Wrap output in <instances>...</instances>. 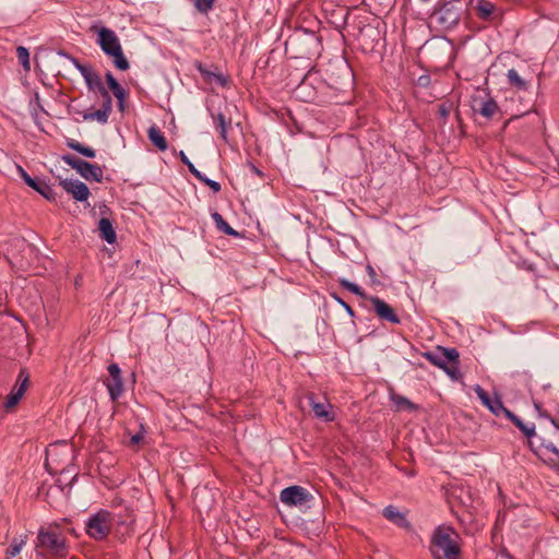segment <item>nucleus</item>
<instances>
[{
  "mask_svg": "<svg viewBox=\"0 0 559 559\" xmlns=\"http://www.w3.org/2000/svg\"><path fill=\"white\" fill-rule=\"evenodd\" d=\"M383 515L390 522L396 524L400 527L408 526V522H407L405 515L393 506H389V507L384 508Z\"/></svg>",
  "mask_w": 559,
  "mask_h": 559,
  "instance_id": "20",
  "label": "nucleus"
},
{
  "mask_svg": "<svg viewBox=\"0 0 559 559\" xmlns=\"http://www.w3.org/2000/svg\"><path fill=\"white\" fill-rule=\"evenodd\" d=\"M391 401L399 409H414L415 405L405 396L391 394Z\"/></svg>",
  "mask_w": 559,
  "mask_h": 559,
  "instance_id": "32",
  "label": "nucleus"
},
{
  "mask_svg": "<svg viewBox=\"0 0 559 559\" xmlns=\"http://www.w3.org/2000/svg\"><path fill=\"white\" fill-rule=\"evenodd\" d=\"M111 516L107 511H99L86 522V533L94 539H103L110 532Z\"/></svg>",
  "mask_w": 559,
  "mask_h": 559,
  "instance_id": "8",
  "label": "nucleus"
},
{
  "mask_svg": "<svg viewBox=\"0 0 559 559\" xmlns=\"http://www.w3.org/2000/svg\"><path fill=\"white\" fill-rule=\"evenodd\" d=\"M145 432L146 431L144 429V426L141 425L140 426V431L131 437V440H130L131 444H138L140 441H142V439L144 438Z\"/></svg>",
  "mask_w": 559,
  "mask_h": 559,
  "instance_id": "41",
  "label": "nucleus"
},
{
  "mask_svg": "<svg viewBox=\"0 0 559 559\" xmlns=\"http://www.w3.org/2000/svg\"><path fill=\"white\" fill-rule=\"evenodd\" d=\"M119 109L122 111L124 109V100H118Z\"/></svg>",
  "mask_w": 559,
  "mask_h": 559,
  "instance_id": "46",
  "label": "nucleus"
},
{
  "mask_svg": "<svg viewBox=\"0 0 559 559\" xmlns=\"http://www.w3.org/2000/svg\"><path fill=\"white\" fill-rule=\"evenodd\" d=\"M180 160L188 167L189 171L194 176H200V170L195 168V166L190 162V159L187 157L183 151H180L179 153Z\"/></svg>",
  "mask_w": 559,
  "mask_h": 559,
  "instance_id": "38",
  "label": "nucleus"
},
{
  "mask_svg": "<svg viewBox=\"0 0 559 559\" xmlns=\"http://www.w3.org/2000/svg\"><path fill=\"white\" fill-rule=\"evenodd\" d=\"M369 300L373 307L376 314L390 323L399 324L401 322L399 316L395 313L394 309L386 304L384 300L379 297L371 296Z\"/></svg>",
  "mask_w": 559,
  "mask_h": 559,
  "instance_id": "15",
  "label": "nucleus"
},
{
  "mask_svg": "<svg viewBox=\"0 0 559 559\" xmlns=\"http://www.w3.org/2000/svg\"><path fill=\"white\" fill-rule=\"evenodd\" d=\"M147 135L150 141L159 150V151H166L168 145L165 136L160 132V130L156 126L150 127L147 131Z\"/></svg>",
  "mask_w": 559,
  "mask_h": 559,
  "instance_id": "21",
  "label": "nucleus"
},
{
  "mask_svg": "<svg viewBox=\"0 0 559 559\" xmlns=\"http://www.w3.org/2000/svg\"><path fill=\"white\" fill-rule=\"evenodd\" d=\"M112 109V99L111 97L103 98L102 108L93 111V112H84L83 120L85 121H97L102 124H105L108 121L109 115Z\"/></svg>",
  "mask_w": 559,
  "mask_h": 559,
  "instance_id": "17",
  "label": "nucleus"
},
{
  "mask_svg": "<svg viewBox=\"0 0 559 559\" xmlns=\"http://www.w3.org/2000/svg\"><path fill=\"white\" fill-rule=\"evenodd\" d=\"M110 399L117 401L123 392L122 379H111L106 383Z\"/></svg>",
  "mask_w": 559,
  "mask_h": 559,
  "instance_id": "27",
  "label": "nucleus"
},
{
  "mask_svg": "<svg viewBox=\"0 0 559 559\" xmlns=\"http://www.w3.org/2000/svg\"><path fill=\"white\" fill-rule=\"evenodd\" d=\"M108 372L111 379H122L121 378V370L117 364H110L108 366Z\"/></svg>",
  "mask_w": 559,
  "mask_h": 559,
  "instance_id": "40",
  "label": "nucleus"
},
{
  "mask_svg": "<svg viewBox=\"0 0 559 559\" xmlns=\"http://www.w3.org/2000/svg\"><path fill=\"white\" fill-rule=\"evenodd\" d=\"M198 71L201 73L205 82L210 84H216L222 87H226L228 85V78L221 72H215L207 69L201 62H197L195 64Z\"/></svg>",
  "mask_w": 559,
  "mask_h": 559,
  "instance_id": "18",
  "label": "nucleus"
},
{
  "mask_svg": "<svg viewBox=\"0 0 559 559\" xmlns=\"http://www.w3.org/2000/svg\"><path fill=\"white\" fill-rule=\"evenodd\" d=\"M423 357L444 371L451 362H455L459 359L460 355L455 348L438 346L436 352H426L423 354Z\"/></svg>",
  "mask_w": 559,
  "mask_h": 559,
  "instance_id": "10",
  "label": "nucleus"
},
{
  "mask_svg": "<svg viewBox=\"0 0 559 559\" xmlns=\"http://www.w3.org/2000/svg\"><path fill=\"white\" fill-rule=\"evenodd\" d=\"M475 10L483 20H489L493 13L495 4L487 0H478Z\"/></svg>",
  "mask_w": 559,
  "mask_h": 559,
  "instance_id": "25",
  "label": "nucleus"
},
{
  "mask_svg": "<svg viewBox=\"0 0 559 559\" xmlns=\"http://www.w3.org/2000/svg\"><path fill=\"white\" fill-rule=\"evenodd\" d=\"M474 391L478 399L481 401V403L496 416H506L508 417L509 411L503 406V403L501 401V397L498 394H495L493 396H490L480 385H476L474 388Z\"/></svg>",
  "mask_w": 559,
  "mask_h": 559,
  "instance_id": "12",
  "label": "nucleus"
},
{
  "mask_svg": "<svg viewBox=\"0 0 559 559\" xmlns=\"http://www.w3.org/2000/svg\"><path fill=\"white\" fill-rule=\"evenodd\" d=\"M199 181L203 182L205 186H207L209 188L212 189V191L214 193H217L221 191L222 187L219 185V182L215 181V180H212L210 178H207L206 176H204L202 173H200V176L199 177H195Z\"/></svg>",
  "mask_w": 559,
  "mask_h": 559,
  "instance_id": "36",
  "label": "nucleus"
},
{
  "mask_svg": "<svg viewBox=\"0 0 559 559\" xmlns=\"http://www.w3.org/2000/svg\"><path fill=\"white\" fill-rule=\"evenodd\" d=\"M36 548L39 555L48 554L53 557H66L68 544L66 538L57 530L40 528L37 534Z\"/></svg>",
  "mask_w": 559,
  "mask_h": 559,
  "instance_id": "3",
  "label": "nucleus"
},
{
  "mask_svg": "<svg viewBox=\"0 0 559 559\" xmlns=\"http://www.w3.org/2000/svg\"><path fill=\"white\" fill-rule=\"evenodd\" d=\"M280 499L287 507L301 508L308 504L313 499V496L308 489L295 485L284 488L280 493Z\"/></svg>",
  "mask_w": 559,
  "mask_h": 559,
  "instance_id": "9",
  "label": "nucleus"
},
{
  "mask_svg": "<svg viewBox=\"0 0 559 559\" xmlns=\"http://www.w3.org/2000/svg\"><path fill=\"white\" fill-rule=\"evenodd\" d=\"M98 230L100 233V237L108 242L109 245H112L116 242L117 235L114 229L112 223L109 218L102 217L98 222Z\"/></svg>",
  "mask_w": 559,
  "mask_h": 559,
  "instance_id": "19",
  "label": "nucleus"
},
{
  "mask_svg": "<svg viewBox=\"0 0 559 559\" xmlns=\"http://www.w3.org/2000/svg\"><path fill=\"white\" fill-rule=\"evenodd\" d=\"M62 158L67 165L75 169L86 180H94L96 182L103 180L104 173L98 165L91 164L73 155H64Z\"/></svg>",
  "mask_w": 559,
  "mask_h": 559,
  "instance_id": "7",
  "label": "nucleus"
},
{
  "mask_svg": "<svg viewBox=\"0 0 559 559\" xmlns=\"http://www.w3.org/2000/svg\"><path fill=\"white\" fill-rule=\"evenodd\" d=\"M554 425L559 429V412L557 417L552 420Z\"/></svg>",
  "mask_w": 559,
  "mask_h": 559,
  "instance_id": "45",
  "label": "nucleus"
},
{
  "mask_svg": "<svg viewBox=\"0 0 559 559\" xmlns=\"http://www.w3.org/2000/svg\"><path fill=\"white\" fill-rule=\"evenodd\" d=\"M367 273H368V275H369L372 280H374V277H376V271H374V269H373L371 265H368V266H367Z\"/></svg>",
  "mask_w": 559,
  "mask_h": 559,
  "instance_id": "44",
  "label": "nucleus"
},
{
  "mask_svg": "<svg viewBox=\"0 0 559 559\" xmlns=\"http://www.w3.org/2000/svg\"><path fill=\"white\" fill-rule=\"evenodd\" d=\"M212 218L215 223L216 228L222 233L234 237L239 236V233L235 230L233 227H230L229 224L223 218V216L219 213L214 212L212 214Z\"/></svg>",
  "mask_w": 559,
  "mask_h": 559,
  "instance_id": "23",
  "label": "nucleus"
},
{
  "mask_svg": "<svg viewBox=\"0 0 559 559\" xmlns=\"http://www.w3.org/2000/svg\"><path fill=\"white\" fill-rule=\"evenodd\" d=\"M459 534L447 525L438 526L431 536L430 551L435 559H459Z\"/></svg>",
  "mask_w": 559,
  "mask_h": 559,
  "instance_id": "1",
  "label": "nucleus"
},
{
  "mask_svg": "<svg viewBox=\"0 0 559 559\" xmlns=\"http://www.w3.org/2000/svg\"><path fill=\"white\" fill-rule=\"evenodd\" d=\"M91 29L97 34V45L107 57L112 59L115 67L121 71L128 70L130 63L123 55L122 46L117 34L105 26L93 25Z\"/></svg>",
  "mask_w": 559,
  "mask_h": 559,
  "instance_id": "2",
  "label": "nucleus"
},
{
  "mask_svg": "<svg viewBox=\"0 0 559 559\" xmlns=\"http://www.w3.org/2000/svg\"><path fill=\"white\" fill-rule=\"evenodd\" d=\"M26 540H27L26 536H22L20 538H14L12 540L10 548L7 550L8 559L13 558L16 555H19L20 551L22 550V548L24 547V545L26 544Z\"/></svg>",
  "mask_w": 559,
  "mask_h": 559,
  "instance_id": "30",
  "label": "nucleus"
},
{
  "mask_svg": "<svg viewBox=\"0 0 559 559\" xmlns=\"http://www.w3.org/2000/svg\"><path fill=\"white\" fill-rule=\"evenodd\" d=\"M508 419H510L526 437H532L535 435V425L534 424H525L518 416H515L512 412L508 413Z\"/></svg>",
  "mask_w": 559,
  "mask_h": 559,
  "instance_id": "26",
  "label": "nucleus"
},
{
  "mask_svg": "<svg viewBox=\"0 0 559 559\" xmlns=\"http://www.w3.org/2000/svg\"><path fill=\"white\" fill-rule=\"evenodd\" d=\"M544 447H545V449H546L548 452H551V453H554L557 457H559V450L557 449V447H556L554 443L549 442V443L545 444Z\"/></svg>",
  "mask_w": 559,
  "mask_h": 559,
  "instance_id": "42",
  "label": "nucleus"
},
{
  "mask_svg": "<svg viewBox=\"0 0 559 559\" xmlns=\"http://www.w3.org/2000/svg\"><path fill=\"white\" fill-rule=\"evenodd\" d=\"M307 397L317 418L323 419L324 421H332L334 419L332 405L329 402H317L313 393H309Z\"/></svg>",
  "mask_w": 559,
  "mask_h": 559,
  "instance_id": "16",
  "label": "nucleus"
},
{
  "mask_svg": "<svg viewBox=\"0 0 559 559\" xmlns=\"http://www.w3.org/2000/svg\"><path fill=\"white\" fill-rule=\"evenodd\" d=\"M433 16L437 23L447 29L455 27L461 19L459 9L452 2L443 4L438 11L435 12Z\"/></svg>",
  "mask_w": 559,
  "mask_h": 559,
  "instance_id": "11",
  "label": "nucleus"
},
{
  "mask_svg": "<svg viewBox=\"0 0 559 559\" xmlns=\"http://www.w3.org/2000/svg\"><path fill=\"white\" fill-rule=\"evenodd\" d=\"M28 373L24 369H22L17 376V380L14 388L7 397V401L4 403L5 408H12L20 402L28 386Z\"/></svg>",
  "mask_w": 559,
  "mask_h": 559,
  "instance_id": "13",
  "label": "nucleus"
},
{
  "mask_svg": "<svg viewBox=\"0 0 559 559\" xmlns=\"http://www.w3.org/2000/svg\"><path fill=\"white\" fill-rule=\"evenodd\" d=\"M201 14H207L213 10L216 0H189Z\"/></svg>",
  "mask_w": 559,
  "mask_h": 559,
  "instance_id": "31",
  "label": "nucleus"
},
{
  "mask_svg": "<svg viewBox=\"0 0 559 559\" xmlns=\"http://www.w3.org/2000/svg\"><path fill=\"white\" fill-rule=\"evenodd\" d=\"M340 285L345 288L346 290L357 295V296H360V297H365V294L362 292V289L356 285L355 283H352L349 282L348 280H345V278H341L340 280Z\"/></svg>",
  "mask_w": 559,
  "mask_h": 559,
  "instance_id": "35",
  "label": "nucleus"
},
{
  "mask_svg": "<svg viewBox=\"0 0 559 559\" xmlns=\"http://www.w3.org/2000/svg\"><path fill=\"white\" fill-rule=\"evenodd\" d=\"M16 57L19 59V61L21 62L23 69L25 71H29L31 70V62H29V52L28 50L23 47V46H19L16 48Z\"/></svg>",
  "mask_w": 559,
  "mask_h": 559,
  "instance_id": "34",
  "label": "nucleus"
},
{
  "mask_svg": "<svg viewBox=\"0 0 559 559\" xmlns=\"http://www.w3.org/2000/svg\"><path fill=\"white\" fill-rule=\"evenodd\" d=\"M213 119L222 139L227 141V121L225 116L223 114H217L216 116H213Z\"/></svg>",
  "mask_w": 559,
  "mask_h": 559,
  "instance_id": "33",
  "label": "nucleus"
},
{
  "mask_svg": "<svg viewBox=\"0 0 559 559\" xmlns=\"http://www.w3.org/2000/svg\"><path fill=\"white\" fill-rule=\"evenodd\" d=\"M59 55L68 58L73 66L78 69L81 75L84 78L85 83L90 90H97L103 98L111 97L108 91L103 85L100 76L93 71L91 68L80 63L76 58L71 57L67 52L60 51Z\"/></svg>",
  "mask_w": 559,
  "mask_h": 559,
  "instance_id": "6",
  "label": "nucleus"
},
{
  "mask_svg": "<svg viewBox=\"0 0 559 559\" xmlns=\"http://www.w3.org/2000/svg\"><path fill=\"white\" fill-rule=\"evenodd\" d=\"M60 186L79 202H84L90 197L88 187L78 179H62Z\"/></svg>",
  "mask_w": 559,
  "mask_h": 559,
  "instance_id": "14",
  "label": "nucleus"
},
{
  "mask_svg": "<svg viewBox=\"0 0 559 559\" xmlns=\"http://www.w3.org/2000/svg\"><path fill=\"white\" fill-rule=\"evenodd\" d=\"M471 108L474 114L491 119L499 112L497 102L486 91H478L471 98Z\"/></svg>",
  "mask_w": 559,
  "mask_h": 559,
  "instance_id": "5",
  "label": "nucleus"
},
{
  "mask_svg": "<svg viewBox=\"0 0 559 559\" xmlns=\"http://www.w3.org/2000/svg\"><path fill=\"white\" fill-rule=\"evenodd\" d=\"M34 190H36L38 193H40L45 199L48 201H55L56 200V192L55 190L47 185L44 181H36V186L32 187Z\"/></svg>",
  "mask_w": 559,
  "mask_h": 559,
  "instance_id": "29",
  "label": "nucleus"
},
{
  "mask_svg": "<svg viewBox=\"0 0 559 559\" xmlns=\"http://www.w3.org/2000/svg\"><path fill=\"white\" fill-rule=\"evenodd\" d=\"M338 302L343 306V308L350 314L353 316L354 314V311L353 309L350 308V306H348L346 302H344L342 299H337Z\"/></svg>",
  "mask_w": 559,
  "mask_h": 559,
  "instance_id": "43",
  "label": "nucleus"
},
{
  "mask_svg": "<svg viewBox=\"0 0 559 559\" xmlns=\"http://www.w3.org/2000/svg\"><path fill=\"white\" fill-rule=\"evenodd\" d=\"M444 372L452 379V380H460L462 378V373L459 368V359L455 362H451L450 366L447 367Z\"/></svg>",
  "mask_w": 559,
  "mask_h": 559,
  "instance_id": "37",
  "label": "nucleus"
},
{
  "mask_svg": "<svg viewBox=\"0 0 559 559\" xmlns=\"http://www.w3.org/2000/svg\"><path fill=\"white\" fill-rule=\"evenodd\" d=\"M17 169H19V174L21 175L22 179L28 187L32 188V187L36 186L37 180L33 179L21 166H17Z\"/></svg>",
  "mask_w": 559,
  "mask_h": 559,
  "instance_id": "39",
  "label": "nucleus"
},
{
  "mask_svg": "<svg viewBox=\"0 0 559 559\" xmlns=\"http://www.w3.org/2000/svg\"><path fill=\"white\" fill-rule=\"evenodd\" d=\"M73 448L67 442L50 444L46 450V467L51 473L63 472L73 460Z\"/></svg>",
  "mask_w": 559,
  "mask_h": 559,
  "instance_id": "4",
  "label": "nucleus"
},
{
  "mask_svg": "<svg viewBox=\"0 0 559 559\" xmlns=\"http://www.w3.org/2000/svg\"><path fill=\"white\" fill-rule=\"evenodd\" d=\"M508 82L518 91H527L530 87L528 82L523 80L515 69H510L507 73Z\"/></svg>",
  "mask_w": 559,
  "mask_h": 559,
  "instance_id": "22",
  "label": "nucleus"
},
{
  "mask_svg": "<svg viewBox=\"0 0 559 559\" xmlns=\"http://www.w3.org/2000/svg\"><path fill=\"white\" fill-rule=\"evenodd\" d=\"M107 84L118 100H124L127 93L123 87L117 82L111 72L106 73Z\"/></svg>",
  "mask_w": 559,
  "mask_h": 559,
  "instance_id": "24",
  "label": "nucleus"
},
{
  "mask_svg": "<svg viewBox=\"0 0 559 559\" xmlns=\"http://www.w3.org/2000/svg\"><path fill=\"white\" fill-rule=\"evenodd\" d=\"M67 144H68V146L70 148H72L73 151L82 154L85 157L94 158L95 155H96V152H95L94 148L85 146V145H83L82 143H80V142H78L75 140H70V141H68Z\"/></svg>",
  "mask_w": 559,
  "mask_h": 559,
  "instance_id": "28",
  "label": "nucleus"
}]
</instances>
